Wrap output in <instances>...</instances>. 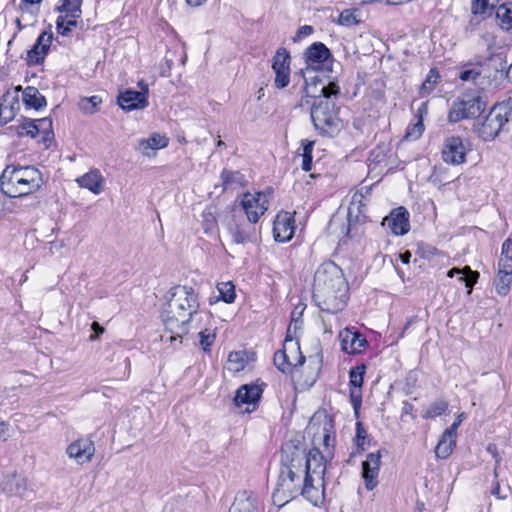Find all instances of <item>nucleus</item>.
<instances>
[{"label": "nucleus", "instance_id": "obj_1", "mask_svg": "<svg viewBox=\"0 0 512 512\" xmlns=\"http://www.w3.org/2000/svg\"><path fill=\"white\" fill-rule=\"evenodd\" d=\"M167 303L161 311V318L172 342L182 338L191 329H198L211 315L199 310L198 295L192 287L175 286L169 292Z\"/></svg>", "mask_w": 512, "mask_h": 512}, {"label": "nucleus", "instance_id": "obj_2", "mask_svg": "<svg viewBox=\"0 0 512 512\" xmlns=\"http://www.w3.org/2000/svg\"><path fill=\"white\" fill-rule=\"evenodd\" d=\"M312 296L315 304L328 313H337L346 306L349 287L342 269L334 262H324L315 271Z\"/></svg>", "mask_w": 512, "mask_h": 512}, {"label": "nucleus", "instance_id": "obj_3", "mask_svg": "<svg viewBox=\"0 0 512 512\" xmlns=\"http://www.w3.org/2000/svg\"><path fill=\"white\" fill-rule=\"evenodd\" d=\"M43 184L41 172L33 166H7L0 176V189L10 198L28 195Z\"/></svg>", "mask_w": 512, "mask_h": 512}, {"label": "nucleus", "instance_id": "obj_4", "mask_svg": "<svg viewBox=\"0 0 512 512\" xmlns=\"http://www.w3.org/2000/svg\"><path fill=\"white\" fill-rule=\"evenodd\" d=\"M304 498L314 506L325 500L326 455L318 448L306 449Z\"/></svg>", "mask_w": 512, "mask_h": 512}, {"label": "nucleus", "instance_id": "obj_5", "mask_svg": "<svg viewBox=\"0 0 512 512\" xmlns=\"http://www.w3.org/2000/svg\"><path fill=\"white\" fill-rule=\"evenodd\" d=\"M291 471L294 475L286 476L284 466L280 465L276 488L272 494L273 504L278 507H282L297 495L304 497L305 465H293Z\"/></svg>", "mask_w": 512, "mask_h": 512}, {"label": "nucleus", "instance_id": "obj_6", "mask_svg": "<svg viewBox=\"0 0 512 512\" xmlns=\"http://www.w3.org/2000/svg\"><path fill=\"white\" fill-rule=\"evenodd\" d=\"M311 119L315 129L324 136L333 137L342 127L332 98L315 100L311 107Z\"/></svg>", "mask_w": 512, "mask_h": 512}, {"label": "nucleus", "instance_id": "obj_7", "mask_svg": "<svg viewBox=\"0 0 512 512\" xmlns=\"http://www.w3.org/2000/svg\"><path fill=\"white\" fill-rule=\"evenodd\" d=\"M511 115L512 107L509 103L502 102L494 105L478 127L479 136L484 141L493 140L509 121Z\"/></svg>", "mask_w": 512, "mask_h": 512}, {"label": "nucleus", "instance_id": "obj_8", "mask_svg": "<svg viewBox=\"0 0 512 512\" xmlns=\"http://www.w3.org/2000/svg\"><path fill=\"white\" fill-rule=\"evenodd\" d=\"M305 81L304 86V97L302 101H305L307 104V98H314L315 100L319 99H328V98H336L340 93V87L336 82L321 78L318 74L310 75L311 73H302ZM303 105V102L300 104Z\"/></svg>", "mask_w": 512, "mask_h": 512}, {"label": "nucleus", "instance_id": "obj_9", "mask_svg": "<svg viewBox=\"0 0 512 512\" xmlns=\"http://www.w3.org/2000/svg\"><path fill=\"white\" fill-rule=\"evenodd\" d=\"M485 109V102L480 95L464 94L453 102L448 119L456 123L462 119L475 118Z\"/></svg>", "mask_w": 512, "mask_h": 512}, {"label": "nucleus", "instance_id": "obj_10", "mask_svg": "<svg viewBox=\"0 0 512 512\" xmlns=\"http://www.w3.org/2000/svg\"><path fill=\"white\" fill-rule=\"evenodd\" d=\"M306 69L302 73L331 72L333 57L330 50L322 42H314L304 52Z\"/></svg>", "mask_w": 512, "mask_h": 512}, {"label": "nucleus", "instance_id": "obj_11", "mask_svg": "<svg viewBox=\"0 0 512 512\" xmlns=\"http://www.w3.org/2000/svg\"><path fill=\"white\" fill-rule=\"evenodd\" d=\"M304 362L305 356L301 353L299 342L288 334L283 349L274 354L275 366L283 373H289L293 368L302 366Z\"/></svg>", "mask_w": 512, "mask_h": 512}, {"label": "nucleus", "instance_id": "obj_12", "mask_svg": "<svg viewBox=\"0 0 512 512\" xmlns=\"http://www.w3.org/2000/svg\"><path fill=\"white\" fill-rule=\"evenodd\" d=\"M306 447L304 437L299 434L283 444L280 465L284 466L286 476L294 475L291 471V466L305 465Z\"/></svg>", "mask_w": 512, "mask_h": 512}, {"label": "nucleus", "instance_id": "obj_13", "mask_svg": "<svg viewBox=\"0 0 512 512\" xmlns=\"http://www.w3.org/2000/svg\"><path fill=\"white\" fill-rule=\"evenodd\" d=\"M269 195L265 192L244 193L240 201V212L244 213L250 224H256L268 210Z\"/></svg>", "mask_w": 512, "mask_h": 512}, {"label": "nucleus", "instance_id": "obj_14", "mask_svg": "<svg viewBox=\"0 0 512 512\" xmlns=\"http://www.w3.org/2000/svg\"><path fill=\"white\" fill-rule=\"evenodd\" d=\"M410 214L408 210L403 207H397L383 218L381 225L386 227L393 235L403 236L410 230Z\"/></svg>", "mask_w": 512, "mask_h": 512}, {"label": "nucleus", "instance_id": "obj_15", "mask_svg": "<svg viewBox=\"0 0 512 512\" xmlns=\"http://www.w3.org/2000/svg\"><path fill=\"white\" fill-rule=\"evenodd\" d=\"M291 57L287 49L278 48L272 61V69L275 73L274 84L276 88L283 89L290 82Z\"/></svg>", "mask_w": 512, "mask_h": 512}, {"label": "nucleus", "instance_id": "obj_16", "mask_svg": "<svg viewBox=\"0 0 512 512\" xmlns=\"http://www.w3.org/2000/svg\"><path fill=\"white\" fill-rule=\"evenodd\" d=\"M263 390L257 384H245L239 387L234 397V403L237 407L246 405L245 411L250 413L257 407L261 399Z\"/></svg>", "mask_w": 512, "mask_h": 512}, {"label": "nucleus", "instance_id": "obj_17", "mask_svg": "<svg viewBox=\"0 0 512 512\" xmlns=\"http://www.w3.org/2000/svg\"><path fill=\"white\" fill-rule=\"evenodd\" d=\"M95 451L94 442L90 438H79L70 443L66 449L69 458L75 460L80 465L89 463Z\"/></svg>", "mask_w": 512, "mask_h": 512}, {"label": "nucleus", "instance_id": "obj_18", "mask_svg": "<svg viewBox=\"0 0 512 512\" xmlns=\"http://www.w3.org/2000/svg\"><path fill=\"white\" fill-rule=\"evenodd\" d=\"M0 488L8 497L25 498L28 492L27 479L17 473L2 475Z\"/></svg>", "mask_w": 512, "mask_h": 512}, {"label": "nucleus", "instance_id": "obj_19", "mask_svg": "<svg viewBox=\"0 0 512 512\" xmlns=\"http://www.w3.org/2000/svg\"><path fill=\"white\" fill-rule=\"evenodd\" d=\"M365 370V365H360L351 368L349 372L350 402L356 415L362 404V385Z\"/></svg>", "mask_w": 512, "mask_h": 512}, {"label": "nucleus", "instance_id": "obj_20", "mask_svg": "<svg viewBox=\"0 0 512 512\" xmlns=\"http://www.w3.org/2000/svg\"><path fill=\"white\" fill-rule=\"evenodd\" d=\"M381 465L380 451L369 453L362 463V477L367 490L371 491L378 485V474Z\"/></svg>", "mask_w": 512, "mask_h": 512}, {"label": "nucleus", "instance_id": "obj_21", "mask_svg": "<svg viewBox=\"0 0 512 512\" xmlns=\"http://www.w3.org/2000/svg\"><path fill=\"white\" fill-rule=\"evenodd\" d=\"M466 149L459 136H451L445 140L442 158L446 163L459 165L465 161Z\"/></svg>", "mask_w": 512, "mask_h": 512}, {"label": "nucleus", "instance_id": "obj_22", "mask_svg": "<svg viewBox=\"0 0 512 512\" xmlns=\"http://www.w3.org/2000/svg\"><path fill=\"white\" fill-rule=\"evenodd\" d=\"M144 92L126 90L121 92L117 98L119 106L126 111L143 109L148 106V86L143 87Z\"/></svg>", "mask_w": 512, "mask_h": 512}, {"label": "nucleus", "instance_id": "obj_23", "mask_svg": "<svg viewBox=\"0 0 512 512\" xmlns=\"http://www.w3.org/2000/svg\"><path fill=\"white\" fill-rule=\"evenodd\" d=\"M295 232L294 219L289 212L277 214L273 225L274 238L278 242L289 241Z\"/></svg>", "mask_w": 512, "mask_h": 512}, {"label": "nucleus", "instance_id": "obj_24", "mask_svg": "<svg viewBox=\"0 0 512 512\" xmlns=\"http://www.w3.org/2000/svg\"><path fill=\"white\" fill-rule=\"evenodd\" d=\"M53 35L50 32H43L37 38L33 47L27 51L28 65H37L44 61V58L49 50L52 42Z\"/></svg>", "mask_w": 512, "mask_h": 512}, {"label": "nucleus", "instance_id": "obj_25", "mask_svg": "<svg viewBox=\"0 0 512 512\" xmlns=\"http://www.w3.org/2000/svg\"><path fill=\"white\" fill-rule=\"evenodd\" d=\"M341 348L348 354L360 353L367 345V340L357 331L344 329L339 334Z\"/></svg>", "mask_w": 512, "mask_h": 512}, {"label": "nucleus", "instance_id": "obj_26", "mask_svg": "<svg viewBox=\"0 0 512 512\" xmlns=\"http://www.w3.org/2000/svg\"><path fill=\"white\" fill-rule=\"evenodd\" d=\"M259 502L257 496L251 491H239L229 512H258Z\"/></svg>", "mask_w": 512, "mask_h": 512}, {"label": "nucleus", "instance_id": "obj_27", "mask_svg": "<svg viewBox=\"0 0 512 512\" xmlns=\"http://www.w3.org/2000/svg\"><path fill=\"white\" fill-rule=\"evenodd\" d=\"M233 220L228 224V230L233 238V241L237 244L245 243L250 239L251 231L254 229L253 225L247 221H240L237 218V209L234 210Z\"/></svg>", "mask_w": 512, "mask_h": 512}, {"label": "nucleus", "instance_id": "obj_28", "mask_svg": "<svg viewBox=\"0 0 512 512\" xmlns=\"http://www.w3.org/2000/svg\"><path fill=\"white\" fill-rule=\"evenodd\" d=\"M169 139L159 133L152 134L149 138L139 139L136 150L144 156H150V150L163 149L168 146Z\"/></svg>", "mask_w": 512, "mask_h": 512}, {"label": "nucleus", "instance_id": "obj_29", "mask_svg": "<svg viewBox=\"0 0 512 512\" xmlns=\"http://www.w3.org/2000/svg\"><path fill=\"white\" fill-rule=\"evenodd\" d=\"M76 181L80 187L86 188L96 195L100 194L104 188V180L98 170L90 171L79 177Z\"/></svg>", "mask_w": 512, "mask_h": 512}, {"label": "nucleus", "instance_id": "obj_30", "mask_svg": "<svg viewBox=\"0 0 512 512\" xmlns=\"http://www.w3.org/2000/svg\"><path fill=\"white\" fill-rule=\"evenodd\" d=\"M497 25L506 32H512V1L502 0L495 11Z\"/></svg>", "mask_w": 512, "mask_h": 512}, {"label": "nucleus", "instance_id": "obj_31", "mask_svg": "<svg viewBox=\"0 0 512 512\" xmlns=\"http://www.w3.org/2000/svg\"><path fill=\"white\" fill-rule=\"evenodd\" d=\"M512 281V266L498 264V273L494 280L495 289L498 295L505 296L510 291Z\"/></svg>", "mask_w": 512, "mask_h": 512}, {"label": "nucleus", "instance_id": "obj_32", "mask_svg": "<svg viewBox=\"0 0 512 512\" xmlns=\"http://www.w3.org/2000/svg\"><path fill=\"white\" fill-rule=\"evenodd\" d=\"M17 109V98L12 97L10 100L9 93L5 94L2 102L0 103V125L10 122L15 117Z\"/></svg>", "mask_w": 512, "mask_h": 512}, {"label": "nucleus", "instance_id": "obj_33", "mask_svg": "<svg viewBox=\"0 0 512 512\" xmlns=\"http://www.w3.org/2000/svg\"><path fill=\"white\" fill-rule=\"evenodd\" d=\"M460 275L458 280L463 282L465 286L469 289L468 293L471 292L472 287L477 282L479 278V273L471 270L469 266H464L462 269L452 268L448 271L447 276L452 278L455 275Z\"/></svg>", "mask_w": 512, "mask_h": 512}, {"label": "nucleus", "instance_id": "obj_34", "mask_svg": "<svg viewBox=\"0 0 512 512\" xmlns=\"http://www.w3.org/2000/svg\"><path fill=\"white\" fill-rule=\"evenodd\" d=\"M23 102L27 107L34 108L39 110L46 106V99L37 88L33 86H28L23 90Z\"/></svg>", "mask_w": 512, "mask_h": 512}, {"label": "nucleus", "instance_id": "obj_35", "mask_svg": "<svg viewBox=\"0 0 512 512\" xmlns=\"http://www.w3.org/2000/svg\"><path fill=\"white\" fill-rule=\"evenodd\" d=\"M456 444V437L452 436L450 432H443L437 446L435 447V454L437 458L446 459L450 456Z\"/></svg>", "mask_w": 512, "mask_h": 512}, {"label": "nucleus", "instance_id": "obj_36", "mask_svg": "<svg viewBox=\"0 0 512 512\" xmlns=\"http://www.w3.org/2000/svg\"><path fill=\"white\" fill-rule=\"evenodd\" d=\"M459 79L463 82H472L479 89H484L486 77L482 75L479 67H471L459 72Z\"/></svg>", "mask_w": 512, "mask_h": 512}, {"label": "nucleus", "instance_id": "obj_37", "mask_svg": "<svg viewBox=\"0 0 512 512\" xmlns=\"http://www.w3.org/2000/svg\"><path fill=\"white\" fill-rule=\"evenodd\" d=\"M80 17H72L69 14H63L58 16L56 20V29L58 34L62 36H69L73 28L77 26V19Z\"/></svg>", "mask_w": 512, "mask_h": 512}, {"label": "nucleus", "instance_id": "obj_38", "mask_svg": "<svg viewBox=\"0 0 512 512\" xmlns=\"http://www.w3.org/2000/svg\"><path fill=\"white\" fill-rule=\"evenodd\" d=\"M221 179L225 189L232 185L243 186L246 184L245 176L240 171L224 169L221 172Z\"/></svg>", "mask_w": 512, "mask_h": 512}, {"label": "nucleus", "instance_id": "obj_39", "mask_svg": "<svg viewBox=\"0 0 512 512\" xmlns=\"http://www.w3.org/2000/svg\"><path fill=\"white\" fill-rule=\"evenodd\" d=\"M502 0H474L472 2V11L474 14H490L497 10Z\"/></svg>", "mask_w": 512, "mask_h": 512}, {"label": "nucleus", "instance_id": "obj_40", "mask_svg": "<svg viewBox=\"0 0 512 512\" xmlns=\"http://www.w3.org/2000/svg\"><path fill=\"white\" fill-rule=\"evenodd\" d=\"M82 0H62L61 6L57 9L60 13L69 14L72 17H81Z\"/></svg>", "mask_w": 512, "mask_h": 512}, {"label": "nucleus", "instance_id": "obj_41", "mask_svg": "<svg viewBox=\"0 0 512 512\" xmlns=\"http://www.w3.org/2000/svg\"><path fill=\"white\" fill-rule=\"evenodd\" d=\"M102 99L99 96H91L80 99L78 103L79 109L85 114H94L98 111Z\"/></svg>", "mask_w": 512, "mask_h": 512}, {"label": "nucleus", "instance_id": "obj_42", "mask_svg": "<svg viewBox=\"0 0 512 512\" xmlns=\"http://www.w3.org/2000/svg\"><path fill=\"white\" fill-rule=\"evenodd\" d=\"M219 298L225 303H233L236 298L235 286L232 282H222L217 285Z\"/></svg>", "mask_w": 512, "mask_h": 512}, {"label": "nucleus", "instance_id": "obj_43", "mask_svg": "<svg viewBox=\"0 0 512 512\" xmlns=\"http://www.w3.org/2000/svg\"><path fill=\"white\" fill-rule=\"evenodd\" d=\"M202 226L207 234H212L217 230V219L212 208H207L203 211Z\"/></svg>", "mask_w": 512, "mask_h": 512}, {"label": "nucleus", "instance_id": "obj_44", "mask_svg": "<svg viewBox=\"0 0 512 512\" xmlns=\"http://www.w3.org/2000/svg\"><path fill=\"white\" fill-rule=\"evenodd\" d=\"M438 79V71L435 68L431 69L420 87V94L422 96L429 95L434 90Z\"/></svg>", "mask_w": 512, "mask_h": 512}, {"label": "nucleus", "instance_id": "obj_45", "mask_svg": "<svg viewBox=\"0 0 512 512\" xmlns=\"http://www.w3.org/2000/svg\"><path fill=\"white\" fill-rule=\"evenodd\" d=\"M17 134L19 136H30L35 138L39 135V126L36 120L24 119L23 123L18 127Z\"/></svg>", "mask_w": 512, "mask_h": 512}, {"label": "nucleus", "instance_id": "obj_46", "mask_svg": "<svg viewBox=\"0 0 512 512\" xmlns=\"http://www.w3.org/2000/svg\"><path fill=\"white\" fill-rule=\"evenodd\" d=\"M199 345L204 351H209L216 339L215 330L205 328L198 333Z\"/></svg>", "mask_w": 512, "mask_h": 512}, {"label": "nucleus", "instance_id": "obj_47", "mask_svg": "<svg viewBox=\"0 0 512 512\" xmlns=\"http://www.w3.org/2000/svg\"><path fill=\"white\" fill-rule=\"evenodd\" d=\"M228 362L231 370L240 371L245 367V354L242 351H233L228 355Z\"/></svg>", "mask_w": 512, "mask_h": 512}, {"label": "nucleus", "instance_id": "obj_48", "mask_svg": "<svg viewBox=\"0 0 512 512\" xmlns=\"http://www.w3.org/2000/svg\"><path fill=\"white\" fill-rule=\"evenodd\" d=\"M499 265L512 266V240L506 239L501 248V256L498 261Z\"/></svg>", "mask_w": 512, "mask_h": 512}, {"label": "nucleus", "instance_id": "obj_49", "mask_svg": "<svg viewBox=\"0 0 512 512\" xmlns=\"http://www.w3.org/2000/svg\"><path fill=\"white\" fill-rule=\"evenodd\" d=\"M447 408H448V403L446 401H444V400L435 401L429 406V408L425 412L424 418L438 417V416L442 415L443 413H445Z\"/></svg>", "mask_w": 512, "mask_h": 512}, {"label": "nucleus", "instance_id": "obj_50", "mask_svg": "<svg viewBox=\"0 0 512 512\" xmlns=\"http://www.w3.org/2000/svg\"><path fill=\"white\" fill-rule=\"evenodd\" d=\"M357 10L346 9L339 15L338 23L343 26H353L359 22L356 15Z\"/></svg>", "mask_w": 512, "mask_h": 512}, {"label": "nucleus", "instance_id": "obj_51", "mask_svg": "<svg viewBox=\"0 0 512 512\" xmlns=\"http://www.w3.org/2000/svg\"><path fill=\"white\" fill-rule=\"evenodd\" d=\"M37 125L39 126V134H43V141H47L53 135L52 131V120L50 118H41L36 120Z\"/></svg>", "mask_w": 512, "mask_h": 512}, {"label": "nucleus", "instance_id": "obj_52", "mask_svg": "<svg viewBox=\"0 0 512 512\" xmlns=\"http://www.w3.org/2000/svg\"><path fill=\"white\" fill-rule=\"evenodd\" d=\"M423 131H424L423 121H422V119H418V121L415 124H413L407 128L405 138L409 139V140H416L422 135Z\"/></svg>", "mask_w": 512, "mask_h": 512}, {"label": "nucleus", "instance_id": "obj_53", "mask_svg": "<svg viewBox=\"0 0 512 512\" xmlns=\"http://www.w3.org/2000/svg\"><path fill=\"white\" fill-rule=\"evenodd\" d=\"M321 440H322L323 446L325 448L326 456H329L331 454L330 446H333L332 442H334V437H332V435L330 433V428H328L327 426H325L323 429V433L321 435Z\"/></svg>", "mask_w": 512, "mask_h": 512}, {"label": "nucleus", "instance_id": "obj_54", "mask_svg": "<svg viewBox=\"0 0 512 512\" xmlns=\"http://www.w3.org/2000/svg\"><path fill=\"white\" fill-rule=\"evenodd\" d=\"M367 433L364 427L360 422L356 423V442L357 446L361 447L363 449L365 445V439H366Z\"/></svg>", "mask_w": 512, "mask_h": 512}, {"label": "nucleus", "instance_id": "obj_55", "mask_svg": "<svg viewBox=\"0 0 512 512\" xmlns=\"http://www.w3.org/2000/svg\"><path fill=\"white\" fill-rule=\"evenodd\" d=\"M314 32V29L310 25H304L301 26L297 32L296 35L293 37L294 42L301 41L304 37L311 35Z\"/></svg>", "mask_w": 512, "mask_h": 512}, {"label": "nucleus", "instance_id": "obj_56", "mask_svg": "<svg viewBox=\"0 0 512 512\" xmlns=\"http://www.w3.org/2000/svg\"><path fill=\"white\" fill-rule=\"evenodd\" d=\"M10 436V425L7 422L0 421V440L6 441Z\"/></svg>", "mask_w": 512, "mask_h": 512}, {"label": "nucleus", "instance_id": "obj_57", "mask_svg": "<svg viewBox=\"0 0 512 512\" xmlns=\"http://www.w3.org/2000/svg\"><path fill=\"white\" fill-rule=\"evenodd\" d=\"M91 329L94 331V334L90 336L91 341L98 339L99 336L104 333V328L95 321L91 324Z\"/></svg>", "mask_w": 512, "mask_h": 512}, {"label": "nucleus", "instance_id": "obj_58", "mask_svg": "<svg viewBox=\"0 0 512 512\" xmlns=\"http://www.w3.org/2000/svg\"><path fill=\"white\" fill-rule=\"evenodd\" d=\"M413 410H414L413 405L411 403H409L408 401H404L402 403L401 416L403 417L404 415H409L412 418H415V415L413 414Z\"/></svg>", "mask_w": 512, "mask_h": 512}, {"label": "nucleus", "instance_id": "obj_59", "mask_svg": "<svg viewBox=\"0 0 512 512\" xmlns=\"http://www.w3.org/2000/svg\"><path fill=\"white\" fill-rule=\"evenodd\" d=\"M302 170L308 172L312 168V155H302Z\"/></svg>", "mask_w": 512, "mask_h": 512}, {"label": "nucleus", "instance_id": "obj_60", "mask_svg": "<svg viewBox=\"0 0 512 512\" xmlns=\"http://www.w3.org/2000/svg\"><path fill=\"white\" fill-rule=\"evenodd\" d=\"M303 143V153L302 155H312L314 142L313 141H302Z\"/></svg>", "mask_w": 512, "mask_h": 512}, {"label": "nucleus", "instance_id": "obj_61", "mask_svg": "<svg viewBox=\"0 0 512 512\" xmlns=\"http://www.w3.org/2000/svg\"><path fill=\"white\" fill-rule=\"evenodd\" d=\"M461 417H462V415H460L458 417V419L449 428H447L444 432H450L452 434V436L456 437L457 429L461 423Z\"/></svg>", "mask_w": 512, "mask_h": 512}, {"label": "nucleus", "instance_id": "obj_62", "mask_svg": "<svg viewBox=\"0 0 512 512\" xmlns=\"http://www.w3.org/2000/svg\"><path fill=\"white\" fill-rule=\"evenodd\" d=\"M399 257L402 263L409 264L412 255L409 251H405L404 253H401Z\"/></svg>", "mask_w": 512, "mask_h": 512}, {"label": "nucleus", "instance_id": "obj_63", "mask_svg": "<svg viewBox=\"0 0 512 512\" xmlns=\"http://www.w3.org/2000/svg\"><path fill=\"white\" fill-rule=\"evenodd\" d=\"M427 112V102L421 103L417 110V114L419 116V119H422V115Z\"/></svg>", "mask_w": 512, "mask_h": 512}, {"label": "nucleus", "instance_id": "obj_64", "mask_svg": "<svg viewBox=\"0 0 512 512\" xmlns=\"http://www.w3.org/2000/svg\"><path fill=\"white\" fill-rule=\"evenodd\" d=\"M205 0H186L187 4L193 7L200 6Z\"/></svg>", "mask_w": 512, "mask_h": 512}]
</instances>
